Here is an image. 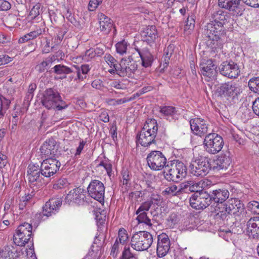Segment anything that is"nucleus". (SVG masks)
I'll return each instance as SVG.
<instances>
[{"label": "nucleus", "mask_w": 259, "mask_h": 259, "mask_svg": "<svg viewBox=\"0 0 259 259\" xmlns=\"http://www.w3.org/2000/svg\"><path fill=\"white\" fill-rule=\"evenodd\" d=\"M205 31L209 38L207 41L208 45L214 52H218L219 50L222 49L224 44V40L223 39L224 37V30L222 23H217L215 21H211L206 26Z\"/></svg>", "instance_id": "f257e3e1"}, {"label": "nucleus", "mask_w": 259, "mask_h": 259, "mask_svg": "<svg viewBox=\"0 0 259 259\" xmlns=\"http://www.w3.org/2000/svg\"><path fill=\"white\" fill-rule=\"evenodd\" d=\"M164 175L167 181L179 182L187 175V168L182 162L173 160L165 166Z\"/></svg>", "instance_id": "f03ea898"}, {"label": "nucleus", "mask_w": 259, "mask_h": 259, "mask_svg": "<svg viewBox=\"0 0 259 259\" xmlns=\"http://www.w3.org/2000/svg\"><path fill=\"white\" fill-rule=\"evenodd\" d=\"M153 241L152 235L147 231H139L134 234L131 238V247L136 251L147 250Z\"/></svg>", "instance_id": "7ed1b4c3"}, {"label": "nucleus", "mask_w": 259, "mask_h": 259, "mask_svg": "<svg viewBox=\"0 0 259 259\" xmlns=\"http://www.w3.org/2000/svg\"><path fill=\"white\" fill-rule=\"evenodd\" d=\"M42 103L49 109L56 108L58 110H61L68 106L61 99L59 94L52 89H49L46 91Z\"/></svg>", "instance_id": "20e7f679"}, {"label": "nucleus", "mask_w": 259, "mask_h": 259, "mask_svg": "<svg viewBox=\"0 0 259 259\" xmlns=\"http://www.w3.org/2000/svg\"><path fill=\"white\" fill-rule=\"evenodd\" d=\"M217 91L220 95L232 101L238 100L239 97L242 93L241 85L233 81L221 84Z\"/></svg>", "instance_id": "39448f33"}, {"label": "nucleus", "mask_w": 259, "mask_h": 259, "mask_svg": "<svg viewBox=\"0 0 259 259\" xmlns=\"http://www.w3.org/2000/svg\"><path fill=\"white\" fill-rule=\"evenodd\" d=\"M203 142L206 151L211 154H217L221 151L224 144L222 137L216 133L207 135Z\"/></svg>", "instance_id": "423d86ee"}, {"label": "nucleus", "mask_w": 259, "mask_h": 259, "mask_svg": "<svg viewBox=\"0 0 259 259\" xmlns=\"http://www.w3.org/2000/svg\"><path fill=\"white\" fill-rule=\"evenodd\" d=\"M32 225L28 223L20 225L14 235V242L17 246H23L30 240L32 235Z\"/></svg>", "instance_id": "0eeeda50"}, {"label": "nucleus", "mask_w": 259, "mask_h": 259, "mask_svg": "<svg viewBox=\"0 0 259 259\" xmlns=\"http://www.w3.org/2000/svg\"><path fill=\"white\" fill-rule=\"evenodd\" d=\"M146 160L148 165L153 170H160L166 166V158L160 151H151L147 155Z\"/></svg>", "instance_id": "6e6552de"}, {"label": "nucleus", "mask_w": 259, "mask_h": 259, "mask_svg": "<svg viewBox=\"0 0 259 259\" xmlns=\"http://www.w3.org/2000/svg\"><path fill=\"white\" fill-rule=\"evenodd\" d=\"M118 67L119 75L122 77H133L137 70V64L133 61L132 56L122 59Z\"/></svg>", "instance_id": "1a4fd4ad"}, {"label": "nucleus", "mask_w": 259, "mask_h": 259, "mask_svg": "<svg viewBox=\"0 0 259 259\" xmlns=\"http://www.w3.org/2000/svg\"><path fill=\"white\" fill-rule=\"evenodd\" d=\"M191 173L197 177L205 176L212 168L210 162L207 159H199L193 161L190 166Z\"/></svg>", "instance_id": "9d476101"}, {"label": "nucleus", "mask_w": 259, "mask_h": 259, "mask_svg": "<svg viewBox=\"0 0 259 259\" xmlns=\"http://www.w3.org/2000/svg\"><path fill=\"white\" fill-rule=\"evenodd\" d=\"M89 196L100 202H104L105 187L101 181L97 180H92L88 187Z\"/></svg>", "instance_id": "9b49d317"}, {"label": "nucleus", "mask_w": 259, "mask_h": 259, "mask_svg": "<svg viewBox=\"0 0 259 259\" xmlns=\"http://www.w3.org/2000/svg\"><path fill=\"white\" fill-rule=\"evenodd\" d=\"M60 166V162L57 159L46 158L41 163V175L46 178L51 177L57 172Z\"/></svg>", "instance_id": "f8f14e48"}, {"label": "nucleus", "mask_w": 259, "mask_h": 259, "mask_svg": "<svg viewBox=\"0 0 259 259\" xmlns=\"http://www.w3.org/2000/svg\"><path fill=\"white\" fill-rule=\"evenodd\" d=\"M222 206H223L222 210L220 211L233 215L235 217L240 215L244 210L243 203L236 198L230 199Z\"/></svg>", "instance_id": "ddd939ff"}, {"label": "nucleus", "mask_w": 259, "mask_h": 259, "mask_svg": "<svg viewBox=\"0 0 259 259\" xmlns=\"http://www.w3.org/2000/svg\"><path fill=\"white\" fill-rule=\"evenodd\" d=\"M241 0H219V6L228 10L230 14L234 16H239L242 15L244 10V7L240 5Z\"/></svg>", "instance_id": "4468645a"}, {"label": "nucleus", "mask_w": 259, "mask_h": 259, "mask_svg": "<svg viewBox=\"0 0 259 259\" xmlns=\"http://www.w3.org/2000/svg\"><path fill=\"white\" fill-rule=\"evenodd\" d=\"M86 191L78 187L69 191L65 197V202L68 204L74 203L78 205H83L87 202Z\"/></svg>", "instance_id": "2eb2a0df"}, {"label": "nucleus", "mask_w": 259, "mask_h": 259, "mask_svg": "<svg viewBox=\"0 0 259 259\" xmlns=\"http://www.w3.org/2000/svg\"><path fill=\"white\" fill-rule=\"evenodd\" d=\"M40 174H41V169L38 164L30 163L27 168V177L29 183L32 186H40L41 185L42 178Z\"/></svg>", "instance_id": "dca6fc26"}, {"label": "nucleus", "mask_w": 259, "mask_h": 259, "mask_svg": "<svg viewBox=\"0 0 259 259\" xmlns=\"http://www.w3.org/2000/svg\"><path fill=\"white\" fill-rule=\"evenodd\" d=\"M220 72L229 78H236L240 73L238 65L233 62H224L219 67Z\"/></svg>", "instance_id": "f3484780"}, {"label": "nucleus", "mask_w": 259, "mask_h": 259, "mask_svg": "<svg viewBox=\"0 0 259 259\" xmlns=\"http://www.w3.org/2000/svg\"><path fill=\"white\" fill-rule=\"evenodd\" d=\"M190 127L193 133L199 137L204 136L208 131L206 121L201 118H195L190 121Z\"/></svg>", "instance_id": "a211bd4d"}, {"label": "nucleus", "mask_w": 259, "mask_h": 259, "mask_svg": "<svg viewBox=\"0 0 259 259\" xmlns=\"http://www.w3.org/2000/svg\"><path fill=\"white\" fill-rule=\"evenodd\" d=\"M58 150V145L53 139L47 140L40 148L41 155L42 158H52Z\"/></svg>", "instance_id": "6ab92c4d"}, {"label": "nucleus", "mask_w": 259, "mask_h": 259, "mask_svg": "<svg viewBox=\"0 0 259 259\" xmlns=\"http://www.w3.org/2000/svg\"><path fill=\"white\" fill-rule=\"evenodd\" d=\"M170 246L169 238L165 234L158 236L156 253L158 257L165 256L168 252Z\"/></svg>", "instance_id": "aec40b11"}, {"label": "nucleus", "mask_w": 259, "mask_h": 259, "mask_svg": "<svg viewBox=\"0 0 259 259\" xmlns=\"http://www.w3.org/2000/svg\"><path fill=\"white\" fill-rule=\"evenodd\" d=\"M62 200L61 198H52L47 201L42 208L44 215L49 217L55 214L61 206Z\"/></svg>", "instance_id": "412c9836"}, {"label": "nucleus", "mask_w": 259, "mask_h": 259, "mask_svg": "<svg viewBox=\"0 0 259 259\" xmlns=\"http://www.w3.org/2000/svg\"><path fill=\"white\" fill-rule=\"evenodd\" d=\"M201 74L208 78H214L217 74L216 67L210 59H202L200 64Z\"/></svg>", "instance_id": "4be33fe9"}, {"label": "nucleus", "mask_w": 259, "mask_h": 259, "mask_svg": "<svg viewBox=\"0 0 259 259\" xmlns=\"http://www.w3.org/2000/svg\"><path fill=\"white\" fill-rule=\"evenodd\" d=\"M246 231L249 238H259V217H254L249 219L246 223Z\"/></svg>", "instance_id": "5701e85b"}, {"label": "nucleus", "mask_w": 259, "mask_h": 259, "mask_svg": "<svg viewBox=\"0 0 259 259\" xmlns=\"http://www.w3.org/2000/svg\"><path fill=\"white\" fill-rule=\"evenodd\" d=\"M135 49L138 53L141 60L142 64L145 67H148L151 65L153 61V56L149 52L147 47L139 48L135 45Z\"/></svg>", "instance_id": "b1692460"}, {"label": "nucleus", "mask_w": 259, "mask_h": 259, "mask_svg": "<svg viewBox=\"0 0 259 259\" xmlns=\"http://www.w3.org/2000/svg\"><path fill=\"white\" fill-rule=\"evenodd\" d=\"M141 36L143 40V43L145 41L151 46L158 37L155 26L151 25L146 27L142 32Z\"/></svg>", "instance_id": "393cba45"}, {"label": "nucleus", "mask_w": 259, "mask_h": 259, "mask_svg": "<svg viewBox=\"0 0 259 259\" xmlns=\"http://www.w3.org/2000/svg\"><path fill=\"white\" fill-rule=\"evenodd\" d=\"M214 162L215 165L213 166V169H226L231 163L229 152L227 151L221 154Z\"/></svg>", "instance_id": "a878e982"}, {"label": "nucleus", "mask_w": 259, "mask_h": 259, "mask_svg": "<svg viewBox=\"0 0 259 259\" xmlns=\"http://www.w3.org/2000/svg\"><path fill=\"white\" fill-rule=\"evenodd\" d=\"M230 193L226 189H218L213 190L210 194L211 200L222 206L223 202L225 201L229 197Z\"/></svg>", "instance_id": "bb28decb"}, {"label": "nucleus", "mask_w": 259, "mask_h": 259, "mask_svg": "<svg viewBox=\"0 0 259 259\" xmlns=\"http://www.w3.org/2000/svg\"><path fill=\"white\" fill-rule=\"evenodd\" d=\"M137 137V141L139 144L143 147H148L151 144L155 143L156 136L142 130Z\"/></svg>", "instance_id": "cd10ccee"}, {"label": "nucleus", "mask_w": 259, "mask_h": 259, "mask_svg": "<svg viewBox=\"0 0 259 259\" xmlns=\"http://www.w3.org/2000/svg\"><path fill=\"white\" fill-rule=\"evenodd\" d=\"M177 111L176 107L171 106H161L159 110L162 117L169 121L175 120Z\"/></svg>", "instance_id": "c85d7f7f"}, {"label": "nucleus", "mask_w": 259, "mask_h": 259, "mask_svg": "<svg viewBox=\"0 0 259 259\" xmlns=\"http://www.w3.org/2000/svg\"><path fill=\"white\" fill-rule=\"evenodd\" d=\"M98 17L99 20L100 30L105 34L108 33L113 26L111 20L102 13L98 14Z\"/></svg>", "instance_id": "c756f323"}, {"label": "nucleus", "mask_w": 259, "mask_h": 259, "mask_svg": "<svg viewBox=\"0 0 259 259\" xmlns=\"http://www.w3.org/2000/svg\"><path fill=\"white\" fill-rule=\"evenodd\" d=\"M120 185L122 190L127 191L131 186V174L126 168H123L121 172Z\"/></svg>", "instance_id": "7c9ffc66"}, {"label": "nucleus", "mask_w": 259, "mask_h": 259, "mask_svg": "<svg viewBox=\"0 0 259 259\" xmlns=\"http://www.w3.org/2000/svg\"><path fill=\"white\" fill-rule=\"evenodd\" d=\"M145 132L150 133L152 135L156 136L158 126L157 121L154 119H148L142 129Z\"/></svg>", "instance_id": "2f4dec72"}, {"label": "nucleus", "mask_w": 259, "mask_h": 259, "mask_svg": "<svg viewBox=\"0 0 259 259\" xmlns=\"http://www.w3.org/2000/svg\"><path fill=\"white\" fill-rule=\"evenodd\" d=\"M74 66L76 69L75 72L77 74V78L75 79L82 81L85 79L87 77V74L90 70L89 65L88 64H84L80 66L77 65H74Z\"/></svg>", "instance_id": "473e14b6"}, {"label": "nucleus", "mask_w": 259, "mask_h": 259, "mask_svg": "<svg viewBox=\"0 0 259 259\" xmlns=\"http://www.w3.org/2000/svg\"><path fill=\"white\" fill-rule=\"evenodd\" d=\"M32 196L33 195L31 194H28L22 196L20 198L18 204L19 210L21 211L20 214L27 210L28 208L30 206L29 200L32 198Z\"/></svg>", "instance_id": "72a5a7b5"}, {"label": "nucleus", "mask_w": 259, "mask_h": 259, "mask_svg": "<svg viewBox=\"0 0 259 259\" xmlns=\"http://www.w3.org/2000/svg\"><path fill=\"white\" fill-rule=\"evenodd\" d=\"M202 188L200 182H196L193 181H189L183 183V188H188L191 192H201Z\"/></svg>", "instance_id": "f704fd0d"}, {"label": "nucleus", "mask_w": 259, "mask_h": 259, "mask_svg": "<svg viewBox=\"0 0 259 259\" xmlns=\"http://www.w3.org/2000/svg\"><path fill=\"white\" fill-rule=\"evenodd\" d=\"M199 195L200 198V204L201 209H204L208 206L211 202L210 194L206 191H201L199 192Z\"/></svg>", "instance_id": "c9c22d12"}, {"label": "nucleus", "mask_w": 259, "mask_h": 259, "mask_svg": "<svg viewBox=\"0 0 259 259\" xmlns=\"http://www.w3.org/2000/svg\"><path fill=\"white\" fill-rule=\"evenodd\" d=\"M130 44L125 40H122L118 42L115 45L116 52L120 55H126L128 52Z\"/></svg>", "instance_id": "e433bc0d"}, {"label": "nucleus", "mask_w": 259, "mask_h": 259, "mask_svg": "<svg viewBox=\"0 0 259 259\" xmlns=\"http://www.w3.org/2000/svg\"><path fill=\"white\" fill-rule=\"evenodd\" d=\"M132 100V98H124L118 99L108 98L106 99L105 101L110 106H116L130 102Z\"/></svg>", "instance_id": "4c0bfd02"}, {"label": "nucleus", "mask_w": 259, "mask_h": 259, "mask_svg": "<svg viewBox=\"0 0 259 259\" xmlns=\"http://www.w3.org/2000/svg\"><path fill=\"white\" fill-rule=\"evenodd\" d=\"M199 192H195L190 198V204L192 207L196 209H201L200 198Z\"/></svg>", "instance_id": "58836bf2"}, {"label": "nucleus", "mask_w": 259, "mask_h": 259, "mask_svg": "<svg viewBox=\"0 0 259 259\" xmlns=\"http://www.w3.org/2000/svg\"><path fill=\"white\" fill-rule=\"evenodd\" d=\"M122 245H124L128 240V236L127 231L123 228H120L118 232V236L116 240Z\"/></svg>", "instance_id": "ea45409f"}, {"label": "nucleus", "mask_w": 259, "mask_h": 259, "mask_svg": "<svg viewBox=\"0 0 259 259\" xmlns=\"http://www.w3.org/2000/svg\"><path fill=\"white\" fill-rule=\"evenodd\" d=\"M180 191V189L175 185L166 187L162 192L163 195L165 196H172L177 195Z\"/></svg>", "instance_id": "a19ab883"}, {"label": "nucleus", "mask_w": 259, "mask_h": 259, "mask_svg": "<svg viewBox=\"0 0 259 259\" xmlns=\"http://www.w3.org/2000/svg\"><path fill=\"white\" fill-rule=\"evenodd\" d=\"M0 258L14 259V252L11 246H7L0 250Z\"/></svg>", "instance_id": "79ce46f5"}, {"label": "nucleus", "mask_w": 259, "mask_h": 259, "mask_svg": "<svg viewBox=\"0 0 259 259\" xmlns=\"http://www.w3.org/2000/svg\"><path fill=\"white\" fill-rule=\"evenodd\" d=\"M195 16L193 14L191 13V15L188 16L187 21L186 22V24L184 26L185 31H188L189 32H190L194 29L195 23Z\"/></svg>", "instance_id": "37998d69"}, {"label": "nucleus", "mask_w": 259, "mask_h": 259, "mask_svg": "<svg viewBox=\"0 0 259 259\" xmlns=\"http://www.w3.org/2000/svg\"><path fill=\"white\" fill-rule=\"evenodd\" d=\"M179 215L177 213L172 212L167 219V224L169 227L174 228L176 225L179 223Z\"/></svg>", "instance_id": "c03bdc74"}, {"label": "nucleus", "mask_w": 259, "mask_h": 259, "mask_svg": "<svg viewBox=\"0 0 259 259\" xmlns=\"http://www.w3.org/2000/svg\"><path fill=\"white\" fill-rule=\"evenodd\" d=\"M138 215L136 220L138 221L139 224L143 223L149 227L152 226L151 220L147 216V213L141 212L137 214Z\"/></svg>", "instance_id": "a18cd8bd"}, {"label": "nucleus", "mask_w": 259, "mask_h": 259, "mask_svg": "<svg viewBox=\"0 0 259 259\" xmlns=\"http://www.w3.org/2000/svg\"><path fill=\"white\" fill-rule=\"evenodd\" d=\"M248 87L251 91L259 94V77L251 78L248 81Z\"/></svg>", "instance_id": "49530a36"}, {"label": "nucleus", "mask_w": 259, "mask_h": 259, "mask_svg": "<svg viewBox=\"0 0 259 259\" xmlns=\"http://www.w3.org/2000/svg\"><path fill=\"white\" fill-rule=\"evenodd\" d=\"M11 102L4 97L0 98V115H4Z\"/></svg>", "instance_id": "de8ad7c7"}, {"label": "nucleus", "mask_w": 259, "mask_h": 259, "mask_svg": "<svg viewBox=\"0 0 259 259\" xmlns=\"http://www.w3.org/2000/svg\"><path fill=\"white\" fill-rule=\"evenodd\" d=\"M54 72L58 74H68L71 72L70 68L62 65H57L53 68Z\"/></svg>", "instance_id": "09e8293b"}, {"label": "nucleus", "mask_w": 259, "mask_h": 259, "mask_svg": "<svg viewBox=\"0 0 259 259\" xmlns=\"http://www.w3.org/2000/svg\"><path fill=\"white\" fill-rule=\"evenodd\" d=\"M98 166L103 167L106 170L107 175L109 177H111L112 171V165L108 160H102L100 162Z\"/></svg>", "instance_id": "8fccbe9b"}, {"label": "nucleus", "mask_w": 259, "mask_h": 259, "mask_svg": "<svg viewBox=\"0 0 259 259\" xmlns=\"http://www.w3.org/2000/svg\"><path fill=\"white\" fill-rule=\"evenodd\" d=\"M228 15H227L226 13L225 12H219L215 16V18L213 20L214 21H215L217 22V23H221L222 25V27H224V24L225 23V22L227 21Z\"/></svg>", "instance_id": "3c124183"}, {"label": "nucleus", "mask_w": 259, "mask_h": 259, "mask_svg": "<svg viewBox=\"0 0 259 259\" xmlns=\"http://www.w3.org/2000/svg\"><path fill=\"white\" fill-rule=\"evenodd\" d=\"M249 210L253 213L259 214V202L256 201L249 202L247 204Z\"/></svg>", "instance_id": "603ef678"}, {"label": "nucleus", "mask_w": 259, "mask_h": 259, "mask_svg": "<svg viewBox=\"0 0 259 259\" xmlns=\"http://www.w3.org/2000/svg\"><path fill=\"white\" fill-rule=\"evenodd\" d=\"M123 245L115 240L114 243L111 247L110 255L113 257H115L117 256V254L119 252L120 249L122 248Z\"/></svg>", "instance_id": "864d4df0"}, {"label": "nucleus", "mask_w": 259, "mask_h": 259, "mask_svg": "<svg viewBox=\"0 0 259 259\" xmlns=\"http://www.w3.org/2000/svg\"><path fill=\"white\" fill-rule=\"evenodd\" d=\"M105 60L110 67H117L119 66L116 60H115L111 55L106 54L105 56Z\"/></svg>", "instance_id": "5fc2aeb1"}, {"label": "nucleus", "mask_w": 259, "mask_h": 259, "mask_svg": "<svg viewBox=\"0 0 259 259\" xmlns=\"http://www.w3.org/2000/svg\"><path fill=\"white\" fill-rule=\"evenodd\" d=\"M151 202L149 201L144 202L142 205L138 208L136 212V214H138L140 212L147 213L146 211L149 210L150 207L151 206Z\"/></svg>", "instance_id": "6e6d98bb"}, {"label": "nucleus", "mask_w": 259, "mask_h": 259, "mask_svg": "<svg viewBox=\"0 0 259 259\" xmlns=\"http://www.w3.org/2000/svg\"><path fill=\"white\" fill-rule=\"evenodd\" d=\"M120 259H135V258L130 248L128 247L127 248H124Z\"/></svg>", "instance_id": "4d7b16f0"}, {"label": "nucleus", "mask_w": 259, "mask_h": 259, "mask_svg": "<svg viewBox=\"0 0 259 259\" xmlns=\"http://www.w3.org/2000/svg\"><path fill=\"white\" fill-rule=\"evenodd\" d=\"M69 183L66 179H59L57 182L54 185V188L57 189H61L67 187Z\"/></svg>", "instance_id": "13d9d810"}, {"label": "nucleus", "mask_w": 259, "mask_h": 259, "mask_svg": "<svg viewBox=\"0 0 259 259\" xmlns=\"http://www.w3.org/2000/svg\"><path fill=\"white\" fill-rule=\"evenodd\" d=\"M110 86L112 88L118 90H125L126 89V86L124 83H123L122 81L116 80H114L111 82Z\"/></svg>", "instance_id": "bf43d9fd"}, {"label": "nucleus", "mask_w": 259, "mask_h": 259, "mask_svg": "<svg viewBox=\"0 0 259 259\" xmlns=\"http://www.w3.org/2000/svg\"><path fill=\"white\" fill-rule=\"evenodd\" d=\"M85 144H86V142L83 140H81L79 142V145L76 148L75 152L74 154V156L75 158H77L80 156L82 151L83 150V149L84 148V145H85Z\"/></svg>", "instance_id": "052dcab7"}, {"label": "nucleus", "mask_w": 259, "mask_h": 259, "mask_svg": "<svg viewBox=\"0 0 259 259\" xmlns=\"http://www.w3.org/2000/svg\"><path fill=\"white\" fill-rule=\"evenodd\" d=\"M102 1L103 0H90L88 6L89 11H93L102 3Z\"/></svg>", "instance_id": "680f3d73"}, {"label": "nucleus", "mask_w": 259, "mask_h": 259, "mask_svg": "<svg viewBox=\"0 0 259 259\" xmlns=\"http://www.w3.org/2000/svg\"><path fill=\"white\" fill-rule=\"evenodd\" d=\"M40 4H37L35 5L30 11V15L32 17H36L40 13Z\"/></svg>", "instance_id": "e2e57ef3"}, {"label": "nucleus", "mask_w": 259, "mask_h": 259, "mask_svg": "<svg viewBox=\"0 0 259 259\" xmlns=\"http://www.w3.org/2000/svg\"><path fill=\"white\" fill-rule=\"evenodd\" d=\"M151 204H156L158 205L161 202L160 196L154 193H152L150 195V200H149Z\"/></svg>", "instance_id": "0e129e2a"}, {"label": "nucleus", "mask_w": 259, "mask_h": 259, "mask_svg": "<svg viewBox=\"0 0 259 259\" xmlns=\"http://www.w3.org/2000/svg\"><path fill=\"white\" fill-rule=\"evenodd\" d=\"M11 7V5L8 1L0 0V11H7Z\"/></svg>", "instance_id": "69168bd1"}, {"label": "nucleus", "mask_w": 259, "mask_h": 259, "mask_svg": "<svg viewBox=\"0 0 259 259\" xmlns=\"http://www.w3.org/2000/svg\"><path fill=\"white\" fill-rule=\"evenodd\" d=\"M92 86L100 90H103L104 87L103 82L100 79L94 80L92 83Z\"/></svg>", "instance_id": "338daca9"}, {"label": "nucleus", "mask_w": 259, "mask_h": 259, "mask_svg": "<svg viewBox=\"0 0 259 259\" xmlns=\"http://www.w3.org/2000/svg\"><path fill=\"white\" fill-rule=\"evenodd\" d=\"M252 109L253 112L259 117V97L253 102Z\"/></svg>", "instance_id": "774afa93"}]
</instances>
